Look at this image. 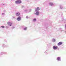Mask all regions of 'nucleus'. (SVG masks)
<instances>
[{
    "label": "nucleus",
    "instance_id": "f257e3e1",
    "mask_svg": "<svg viewBox=\"0 0 66 66\" xmlns=\"http://www.w3.org/2000/svg\"><path fill=\"white\" fill-rule=\"evenodd\" d=\"M21 3V1L20 0H18L15 2V3L16 4H20Z\"/></svg>",
    "mask_w": 66,
    "mask_h": 66
},
{
    "label": "nucleus",
    "instance_id": "f03ea898",
    "mask_svg": "<svg viewBox=\"0 0 66 66\" xmlns=\"http://www.w3.org/2000/svg\"><path fill=\"white\" fill-rule=\"evenodd\" d=\"M18 21H20L21 20V18L20 16H18L17 18Z\"/></svg>",
    "mask_w": 66,
    "mask_h": 66
},
{
    "label": "nucleus",
    "instance_id": "7ed1b4c3",
    "mask_svg": "<svg viewBox=\"0 0 66 66\" xmlns=\"http://www.w3.org/2000/svg\"><path fill=\"white\" fill-rule=\"evenodd\" d=\"M13 23L12 22H7V24L9 26H11L12 25Z\"/></svg>",
    "mask_w": 66,
    "mask_h": 66
},
{
    "label": "nucleus",
    "instance_id": "20e7f679",
    "mask_svg": "<svg viewBox=\"0 0 66 66\" xmlns=\"http://www.w3.org/2000/svg\"><path fill=\"white\" fill-rule=\"evenodd\" d=\"M20 14L19 12H17L16 13V16H19L20 15Z\"/></svg>",
    "mask_w": 66,
    "mask_h": 66
},
{
    "label": "nucleus",
    "instance_id": "39448f33",
    "mask_svg": "<svg viewBox=\"0 0 66 66\" xmlns=\"http://www.w3.org/2000/svg\"><path fill=\"white\" fill-rule=\"evenodd\" d=\"M53 48L54 49H57L58 48V47L57 46H54L53 47Z\"/></svg>",
    "mask_w": 66,
    "mask_h": 66
},
{
    "label": "nucleus",
    "instance_id": "423d86ee",
    "mask_svg": "<svg viewBox=\"0 0 66 66\" xmlns=\"http://www.w3.org/2000/svg\"><path fill=\"white\" fill-rule=\"evenodd\" d=\"M39 7H37V8H36L35 9V11H39Z\"/></svg>",
    "mask_w": 66,
    "mask_h": 66
},
{
    "label": "nucleus",
    "instance_id": "0eeeda50",
    "mask_svg": "<svg viewBox=\"0 0 66 66\" xmlns=\"http://www.w3.org/2000/svg\"><path fill=\"white\" fill-rule=\"evenodd\" d=\"M35 14L36 15H38L39 14V12L38 11L36 12Z\"/></svg>",
    "mask_w": 66,
    "mask_h": 66
},
{
    "label": "nucleus",
    "instance_id": "6e6552de",
    "mask_svg": "<svg viewBox=\"0 0 66 66\" xmlns=\"http://www.w3.org/2000/svg\"><path fill=\"white\" fill-rule=\"evenodd\" d=\"M63 44V43L62 42H59L58 43V46H60V45H62Z\"/></svg>",
    "mask_w": 66,
    "mask_h": 66
},
{
    "label": "nucleus",
    "instance_id": "1a4fd4ad",
    "mask_svg": "<svg viewBox=\"0 0 66 66\" xmlns=\"http://www.w3.org/2000/svg\"><path fill=\"white\" fill-rule=\"evenodd\" d=\"M4 54V52H1L0 53V57L2 55H3Z\"/></svg>",
    "mask_w": 66,
    "mask_h": 66
},
{
    "label": "nucleus",
    "instance_id": "9d476101",
    "mask_svg": "<svg viewBox=\"0 0 66 66\" xmlns=\"http://www.w3.org/2000/svg\"><path fill=\"white\" fill-rule=\"evenodd\" d=\"M1 28H5V27H4V26L3 25H2V26H1Z\"/></svg>",
    "mask_w": 66,
    "mask_h": 66
},
{
    "label": "nucleus",
    "instance_id": "9b49d317",
    "mask_svg": "<svg viewBox=\"0 0 66 66\" xmlns=\"http://www.w3.org/2000/svg\"><path fill=\"white\" fill-rule=\"evenodd\" d=\"M22 28H24L23 29V30H25V28L24 27V26H22Z\"/></svg>",
    "mask_w": 66,
    "mask_h": 66
},
{
    "label": "nucleus",
    "instance_id": "f8f14e48",
    "mask_svg": "<svg viewBox=\"0 0 66 66\" xmlns=\"http://www.w3.org/2000/svg\"><path fill=\"white\" fill-rule=\"evenodd\" d=\"M2 47H6V46H5V44H3V45Z\"/></svg>",
    "mask_w": 66,
    "mask_h": 66
},
{
    "label": "nucleus",
    "instance_id": "ddd939ff",
    "mask_svg": "<svg viewBox=\"0 0 66 66\" xmlns=\"http://www.w3.org/2000/svg\"><path fill=\"white\" fill-rule=\"evenodd\" d=\"M60 57H58L57 58V60H58V61H61V60H60Z\"/></svg>",
    "mask_w": 66,
    "mask_h": 66
},
{
    "label": "nucleus",
    "instance_id": "4468645a",
    "mask_svg": "<svg viewBox=\"0 0 66 66\" xmlns=\"http://www.w3.org/2000/svg\"><path fill=\"white\" fill-rule=\"evenodd\" d=\"M4 54H7V53L6 52H4Z\"/></svg>",
    "mask_w": 66,
    "mask_h": 66
},
{
    "label": "nucleus",
    "instance_id": "2eb2a0df",
    "mask_svg": "<svg viewBox=\"0 0 66 66\" xmlns=\"http://www.w3.org/2000/svg\"><path fill=\"white\" fill-rule=\"evenodd\" d=\"M21 8H24V6L22 5L21 7Z\"/></svg>",
    "mask_w": 66,
    "mask_h": 66
},
{
    "label": "nucleus",
    "instance_id": "dca6fc26",
    "mask_svg": "<svg viewBox=\"0 0 66 66\" xmlns=\"http://www.w3.org/2000/svg\"><path fill=\"white\" fill-rule=\"evenodd\" d=\"M50 4L51 5H53V4L52 3H50Z\"/></svg>",
    "mask_w": 66,
    "mask_h": 66
},
{
    "label": "nucleus",
    "instance_id": "f3484780",
    "mask_svg": "<svg viewBox=\"0 0 66 66\" xmlns=\"http://www.w3.org/2000/svg\"><path fill=\"white\" fill-rule=\"evenodd\" d=\"M33 21H36V19H35L33 20Z\"/></svg>",
    "mask_w": 66,
    "mask_h": 66
},
{
    "label": "nucleus",
    "instance_id": "a211bd4d",
    "mask_svg": "<svg viewBox=\"0 0 66 66\" xmlns=\"http://www.w3.org/2000/svg\"><path fill=\"white\" fill-rule=\"evenodd\" d=\"M5 14V13H2V15H3V16H4V15Z\"/></svg>",
    "mask_w": 66,
    "mask_h": 66
},
{
    "label": "nucleus",
    "instance_id": "6ab92c4d",
    "mask_svg": "<svg viewBox=\"0 0 66 66\" xmlns=\"http://www.w3.org/2000/svg\"><path fill=\"white\" fill-rule=\"evenodd\" d=\"M55 39H53V42H55Z\"/></svg>",
    "mask_w": 66,
    "mask_h": 66
},
{
    "label": "nucleus",
    "instance_id": "aec40b11",
    "mask_svg": "<svg viewBox=\"0 0 66 66\" xmlns=\"http://www.w3.org/2000/svg\"><path fill=\"white\" fill-rule=\"evenodd\" d=\"M6 28L7 29V28H9V27L8 26H6Z\"/></svg>",
    "mask_w": 66,
    "mask_h": 66
},
{
    "label": "nucleus",
    "instance_id": "412c9836",
    "mask_svg": "<svg viewBox=\"0 0 66 66\" xmlns=\"http://www.w3.org/2000/svg\"><path fill=\"white\" fill-rule=\"evenodd\" d=\"M26 18H29V17H28V16H26Z\"/></svg>",
    "mask_w": 66,
    "mask_h": 66
},
{
    "label": "nucleus",
    "instance_id": "4be33fe9",
    "mask_svg": "<svg viewBox=\"0 0 66 66\" xmlns=\"http://www.w3.org/2000/svg\"><path fill=\"white\" fill-rule=\"evenodd\" d=\"M15 27H13L12 28V29H14V28H15Z\"/></svg>",
    "mask_w": 66,
    "mask_h": 66
},
{
    "label": "nucleus",
    "instance_id": "5701e85b",
    "mask_svg": "<svg viewBox=\"0 0 66 66\" xmlns=\"http://www.w3.org/2000/svg\"><path fill=\"white\" fill-rule=\"evenodd\" d=\"M3 11L4 12H5V10H4Z\"/></svg>",
    "mask_w": 66,
    "mask_h": 66
},
{
    "label": "nucleus",
    "instance_id": "b1692460",
    "mask_svg": "<svg viewBox=\"0 0 66 66\" xmlns=\"http://www.w3.org/2000/svg\"><path fill=\"white\" fill-rule=\"evenodd\" d=\"M15 18V16H13V18Z\"/></svg>",
    "mask_w": 66,
    "mask_h": 66
},
{
    "label": "nucleus",
    "instance_id": "393cba45",
    "mask_svg": "<svg viewBox=\"0 0 66 66\" xmlns=\"http://www.w3.org/2000/svg\"><path fill=\"white\" fill-rule=\"evenodd\" d=\"M3 5H5V4H3Z\"/></svg>",
    "mask_w": 66,
    "mask_h": 66
},
{
    "label": "nucleus",
    "instance_id": "a878e982",
    "mask_svg": "<svg viewBox=\"0 0 66 66\" xmlns=\"http://www.w3.org/2000/svg\"><path fill=\"white\" fill-rule=\"evenodd\" d=\"M27 29V28L26 27L25 28V30H26Z\"/></svg>",
    "mask_w": 66,
    "mask_h": 66
}]
</instances>
